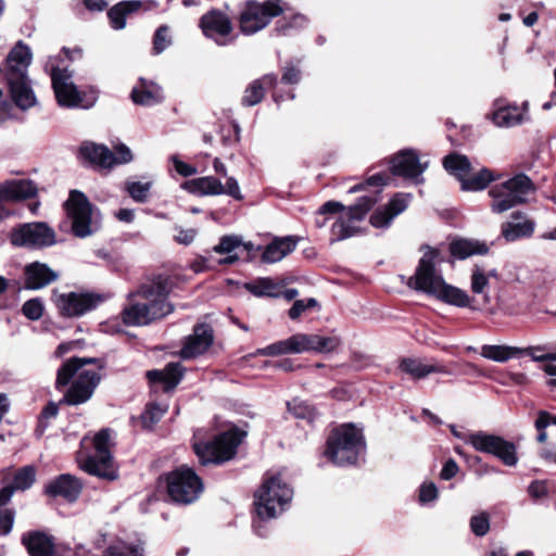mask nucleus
<instances>
[{
	"mask_svg": "<svg viewBox=\"0 0 556 556\" xmlns=\"http://www.w3.org/2000/svg\"><path fill=\"white\" fill-rule=\"evenodd\" d=\"M173 288L167 276L157 275L141 283L135 293L129 294L131 303L122 312L127 326H144L169 315L174 306L167 301Z\"/></svg>",
	"mask_w": 556,
	"mask_h": 556,
	"instance_id": "nucleus-1",
	"label": "nucleus"
},
{
	"mask_svg": "<svg viewBox=\"0 0 556 556\" xmlns=\"http://www.w3.org/2000/svg\"><path fill=\"white\" fill-rule=\"evenodd\" d=\"M88 364H98L102 368V362L91 357H73L65 362L56 374V388L72 384L60 403L79 405L91 399L97 386L100 382V374L94 369H86Z\"/></svg>",
	"mask_w": 556,
	"mask_h": 556,
	"instance_id": "nucleus-2",
	"label": "nucleus"
},
{
	"mask_svg": "<svg viewBox=\"0 0 556 556\" xmlns=\"http://www.w3.org/2000/svg\"><path fill=\"white\" fill-rule=\"evenodd\" d=\"M435 251L425 252L419 260L415 275L408 280V286L446 304L469 307L471 299L468 293L444 281L442 275L435 269Z\"/></svg>",
	"mask_w": 556,
	"mask_h": 556,
	"instance_id": "nucleus-3",
	"label": "nucleus"
},
{
	"mask_svg": "<svg viewBox=\"0 0 556 556\" xmlns=\"http://www.w3.org/2000/svg\"><path fill=\"white\" fill-rule=\"evenodd\" d=\"M342 343L339 336H321L319 333L298 332L287 339L257 349V356H279L301 353H331Z\"/></svg>",
	"mask_w": 556,
	"mask_h": 556,
	"instance_id": "nucleus-4",
	"label": "nucleus"
},
{
	"mask_svg": "<svg viewBox=\"0 0 556 556\" xmlns=\"http://www.w3.org/2000/svg\"><path fill=\"white\" fill-rule=\"evenodd\" d=\"M293 490L285 483L279 475L266 477L255 493V511L258 521H254L253 527L258 535H263L260 531V521L276 518L281 514L286 506L291 502Z\"/></svg>",
	"mask_w": 556,
	"mask_h": 556,
	"instance_id": "nucleus-5",
	"label": "nucleus"
},
{
	"mask_svg": "<svg viewBox=\"0 0 556 556\" xmlns=\"http://www.w3.org/2000/svg\"><path fill=\"white\" fill-rule=\"evenodd\" d=\"M31 51L23 43H17L7 58L8 83L15 104L27 110L35 104V96L26 77L27 68L31 63Z\"/></svg>",
	"mask_w": 556,
	"mask_h": 556,
	"instance_id": "nucleus-6",
	"label": "nucleus"
},
{
	"mask_svg": "<svg viewBox=\"0 0 556 556\" xmlns=\"http://www.w3.org/2000/svg\"><path fill=\"white\" fill-rule=\"evenodd\" d=\"M365 450L363 433L348 424L334 429L327 440L326 457L337 466L354 465Z\"/></svg>",
	"mask_w": 556,
	"mask_h": 556,
	"instance_id": "nucleus-7",
	"label": "nucleus"
},
{
	"mask_svg": "<svg viewBox=\"0 0 556 556\" xmlns=\"http://www.w3.org/2000/svg\"><path fill=\"white\" fill-rule=\"evenodd\" d=\"M535 191V186L526 174H517L514 177L494 185L489 194L492 199L491 210L493 213H504L516 205L527 202L529 194Z\"/></svg>",
	"mask_w": 556,
	"mask_h": 556,
	"instance_id": "nucleus-8",
	"label": "nucleus"
},
{
	"mask_svg": "<svg viewBox=\"0 0 556 556\" xmlns=\"http://www.w3.org/2000/svg\"><path fill=\"white\" fill-rule=\"evenodd\" d=\"M64 205L75 237L86 238L101 228L99 211L83 192L72 190Z\"/></svg>",
	"mask_w": 556,
	"mask_h": 556,
	"instance_id": "nucleus-9",
	"label": "nucleus"
},
{
	"mask_svg": "<svg viewBox=\"0 0 556 556\" xmlns=\"http://www.w3.org/2000/svg\"><path fill=\"white\" fill-rule=\"evenodd\" d=\"M93 447V454L78 457L79 468L101 479L109 481L117 479V467L110 450L111 432L109 429H102L94 435Z\"/></svg>",
	"mask_w": 556,
	"mask_h": 556,
	"instance_id": "nucleus-10",
	"label": "nucleus"
},
{
	"mask_svg": "<svg viewBox=\"0 0 556 556\" xmlns=\"http://www.w3.org/2000/svg\"><path fill=\"white\" fill-rule=\"evenodd\" d=\"M243 433L230 429L207 442H194L193 451L202 466L220 465L230 460L237 453Z\"/></svg>",
	"mask_w": 556,
	"mask_h": 556,
	"instance_id": "nucleus-11",
	"label": "nucleus"
},
{
	"mask_svg": "<svg viewBox=\"0 0 556 556\" xmlns=\"http://www.w3.org/2000/svg\"><path fill=\"white\" fill-rule=\"evenodd\" d=\"M45 68L50 73L52 87L59 105L63 108L84 109H89L93 105L96 98L92 97L85 102V93L80 92L73 81V72L68 71L66 67H59L52 59L49 60Z\"/></svg>",
	"mask_w": 556,
	"mask_h": 556,
	"instance_id": "nucleus-12",
	"label": "nucleus"
},
{
	"mask_svg": "<svg viewBox=\"0 0 556 556\" xmlns=\"http://www.w3.org/2000/svg\"><path fill=\"white\" fill-rule=\"evenodd\" d=\"M283 13L281 0H267L265 2L248 1L241 9L238 17L240 31L251 36L264 29L271 18Z\"/></svg>",
	"mask_w": 556,
	"mask_h": 556,
	"instance_id": "nucleus-13",
	"label": "nucleus"
},
{
	"mask_svg": "<svg viewBox=\"0 0 556 556\" xmlns=\"http://www.w3.org/2000/svg\"><path fill=\"white\" fill-rule=\"evenodd\" d=\"M167 493L177 504H191L203 491V482L194 470L186 465L166 476Z\"/></svg>",
	"mask_w": 556,
	"mask_h": 556,
	"instance_id": "nucleus-14",
	"label": "nucleus"
},
{
	"mask_svg": "<svg viewBox=\"0 0 556 556\" xmlns=\"http://www.w3.org/2000/svg\"><path fill=\"white\" fill-rule=\"evenodd\" d=\"M468 443L478 452L494 455L506 466L513 467L518 463L516 445L500 435L478 431L469 434Z\"/></svg>",
	"mask_w": 556,
	"mask_h": 556,
	"instance_id": "nucleus-15",
	"label": "nucleus"
},
{
	"mask_svg": "<svg viewBox=\"0 0 556 556\" xmlns=\"http://www.w3.org/2000/svg\"><path fill=\"white\" fill-rule=\"evenodd\" d=\"M377 201V194H366L361 197L354 205L349 206L331 226V240L341 241L352 237L355 233L352 222L362 220Z\"/></svg>",
	"mask_w": 556,
	"mask_h": 556,
	"instance_id": "nucleus-16",
	"label": "nucleus"
},
{
	"mask_svg": "<svg viewBox=\"0 0 556 556\" xmlns=\"http://www.w3.org/2000/svg\"><path fill=\"white\" fill-rule=\"evenodd\" d=\"M200 28L204 36L218 46H227L235 41L233 25L230 17L220 10L213 9L200 18Z\"/></svg>",
	"mask_w": 556,
	"mask_h": 556,
	"instance_id": "nucleus-17",
	"label": "nucleus"
},
{
	"mask_svg": "<svg viewBox=\"0 0 556 556\" xmlns=\"http://www.w3.org/2000/svg\"><path fill=\"white\" fill-rule=\"evenodd\" d=\"M101 298L90 292L54 294V302L65 317H80L94 309Z\"/></svg>",
	"mask_w": 556,
	"mask_h": 556,
	"instance_id": "nucleus-18",
	"label": "nucleus"
},
{
	"mask_svg": "<svg viewBox=\"0 0 556 556\" xmlns=\"http://www.w3.org/2000/svg\"><path fill=\"white\" fill-rule=\"evenodd\" d=\"M391 172L393 175L414 180L416 184L424 181L422 174L428 163H421L418 153L413 149L400 151L391 159Z\"/></svg>",
	"mask_w": 556,
	"mask_h": 556,
	"instance_id": "nucleus-19",
	"label": "nucleus"
},
{
	"mask_svg": "<svg viewBox=\"0 0 556 556\" xmlns=\"http://www.w3.org/2000/svg\"><path fill=\"white\" fill-rule=\"evenodd\" d=\"M214 342V331L208 324H197L186 338L180 355L184 359L194 358L205 353Z\"/></svg>",
	"mask_w": 556,
	"mask_h": 556,
	"instance_id": "nucleus-20",
	"label": "nucleus"
},
{
	"mask_svg": "<svg viewBox=\"0 0 556 556\" xmlns=\"http://www.w3.org/2000/svg\"><path fill=\"white\" fill-rule=\"evenodd\" d=\"M81 482L70 473L60 475L45 485V493L48 496H60L68 503L76 502L81 493Z\"/></svg>",
	"mask_w": 556,
	"mask_h": 556,
	"instance_id": "nucleus-21",
	"label": "nucleus"
},
{
	"mask_svg": "<svg viewBox=\"0 0 556 556\" xmlns=\"http://www.w3.org/2000/svg\"><path fill=\"white\" fill-rule=\"evenodd\" d=\"M412 199L409 193H396L388 205L376 210L370 216V224L376 228L388 227L391 222L403 213Z\"/></svg>",
	"mask_w": 556,
	"mask_h": 556,
	"instance_id": "nucleus-22",
	"label": "nucleus"
},
{
	"mask_svg": "<svg viewBox=\"0 0 556 556\" xmlns=\"http://www.w3.org/2000/svg\"><path fill=\"white\" fill-rule=\"evenodd\" d=\"M184 376V368L179 363H168L163 369H153L146 372L152 388L161 387L165 392L174 390Z\"/></svg>",
	"mask_w": 556,
	"mask_h": 556,
	"instance_id": "nucleus-23",
	"label": "nucleus"
},
{
	"mask_svg": "<svg viewBox=\"0 0 556 556\" xmlns=\"http://www.w3.org/2000/svg\"><path fill=\"white\" fill-rule=\"evenodd\" d=\"M510 218V222L503 223L501 227V233L506 241L513 242L533 235L535 224L525 213L520 211L513 212Z\"/></svg>",
	"mask_w": 556,
	"mask_h": 556,
	"instance_id": "nucleus-24",
	"label": "nucleus"
},
{
	"mask_svg": "<svg viewBox=\"0 0 556 556\" xmlns=\"http://www.w3.org/2000/svg\"><path fill=\"white\" fill-rule=\"evenodd\" d=\"M35 481V469L33 466H25L18 469L11 482L5 483L0 490V505H7L14 492L29 489Z\"/></svg>",
	"mask_w": 556,
	"mask_h": 556,
	"instance_id": "nucleus-25",
	"label": "nucleus"
},
{
	"mask_svg": "<svg viewBox=\"0 0 556 556\" xmlns=\"http://www.w3.org/2000/svg\"><path fill=\"white\" fill-rule=\"evenodd\" d=\"M399 369L415 380L426 378L430 374H452L445 366L426 364L421 358L405 357L400 361Z\"/></svg>",
	"mask_w": 556,
	"mask_h": 556,
	"instance_id": "nucleus-26",
	"label": "nucleus"
},
{
	"mask_svg": "<svg viewBox=\"0 0 556 556\" xmlns=\"http://www.w3.org/2000/svg\"><path fill=\"white\" fill-rule=\"evenodd\" d=\"M298 239L293 236L275 238L262 253V262L273 264L281 261L295 250Z\"/></svg>",
	"mask_w": 556,
	"mask_h": 556,
	"instance_id": "nucleus-27",
	"label": "nucleus"
},
{
	"mask_svg": "<svg viewBox=\"0 0 556 556\" xmlns=\"http://www.w3.org/2000/svg\"><path fill=\"white\" fill-rule=\"evenodd\" d=\"M131 99L136 104L151 106L162 102L164 94L157 84L140 78L131 91Z\"/></svg>",
	"mask_w": 556,
	"mask_h": 556,
	"instance_id": "nucleus-28",
	"label": "nucleus"
},
{
	"mask_svg": "<svg viewBox=\"0 0 556 556\" xmlns=\"http://www.w3.org/2000/svg\"><path fill=\"white\" fill-rule=\"evenodd\" d=\"M79 154L84 160L99 167H113V151L103 144L84 142L80 146Z\"/></svg>",
	"mask_w": 556,
	"mask_h": 556,
	"instance_id": "nucleus-29",
	"label": "nucleus"
},
{
	"mask_svg": "<svg viewBox=\"0 0 556 556\" xmlns=\"http://www.w3.org/2000/svg\"><path fill=\"white\" fill-rule=\"evenodd\" d=\"M277 84V76L275 74H266L262 78L252 81L241 99L244 106H253L260 103L265 96V88L275 87Z\"/></svg>",
	"mask_w": 556,
	"mask_h": 556,
	"instance_id": "nucleus-30",
	"label": "nucleus"
},
{
	"mask_svg": "<svg viewBox=\"0 0 556 556\" xmlns=\"http://www.w3.org/2000/svg\"><path fill=\"white\" fill-rule=\"evenodd\" d=\"M182 188L198 195H219L225 192L222 181L213 176H205L185 181Z\"/></svg>",
	"mask_w": 556,
	"mask_h": 556,
	"instance_id": "nucleus-31",
	"label": "nucleus"
},
{
	"mask_svg": "<svg viewBox=\"0 0 556 556\" xmlns=\"http://www.w3.org/2000/svg\"><path fill=\"white\" fill-rule=\"evenodd\" d=\"M0 194L10 201H21L35 194V187L31 180L15 179L0 184Z\"/></svg>",
	"mask_w": 556,
	"mask_h": 556,
	"instance_id": "nucleus-32",
	"label": "nucleus"
},
{
	"mask_svg": "<svg viewBox=\"0 0 556 556\" xmlns=\"http://www.w3.org/2000/svg\"><path fill=\"white\" fill-rule=\"evenodd\" d=\"M488 251V245L477 240L458 239L452 241L450 244L451 254L459 260H465L471 255H483L486 254Z\"/></svg>",
	"mask_w": 556,
	"mask_h": 556,
	"instance_id": "nucleus-33",
	"label": "nucleus"
},
{
	"mask_svg": "<svg viewBox=\"0 0 556 556\" xmlns=\"http://www.w3.org/2000/svg\"><path fill=\"white\" fill-rule=\"evenodd\" d=\"M142 5L141 1L130 0L122 1L112 7L108 12L111 26L115 29H122L126 24V16L129 13L136 12Z\"/></svg>",
	"mask_w": 556,
	"mask_h": 556,
	"instance_id": "nucleus-34",
	"label": "nucleus"
},
{
	"mask_svg": "<svg viewBox=\"0 0 556 556\" xmlns=\"http://www.w3.org/2000/svg\"><path fill=\"white\" fill-rule=\"evenodd\" d=\"M521 348L510 345L484 344L481 356L497 363H505L511 358L520 357Z\"/></svg>",
	"mask_w": 556,
	"mask_h": 556,
	"instance_id": "nucleus-35",
	"label": "nucleus"
},
{
	"mask_svg": "<svg viewBox=\"0 0 556 556\" xmlns=\"http://www.w3.org/2000/svg\"><path fill=\"white\" fill-rule=\"evenodd\" d=\"M443 166L446 172L455 176L460 184L465 180L471 169V164L468 157L458 153H451L446 155L443 160Z\"/></svg>",
	"mask_w": 556,
	"mask_h": 556,
	"instance_id": "nucleus-36",
	"label": "nucleus"
},
{
	"mask_svg": "<svg viewBox=\"0 0 556 556\" xmlns=\"http://www.w3.org/2000/svg\"><path fill=\"white\" fill-rule=\"evenodd\" d=\"M500 178L498 175H494L489 168H482L471 177H466L462 182V190L464 191H481L485 189L490 182L495 181Z\"/></svg>",
	"mask_w": 556,
	"mask_h": 556,
	"instance_id": "nucleus-37",
	"label": "nucleus"
},
{
	"mask_svg": "<svg viewBox=\"0 0 556 556\" xmlns=\"http://www.w3.org/2000/svg\"><path fill=\"white\" fill-rule=\"evenodd\" d=\"M492 121L498 127H513L523 122V114L517 106L501 108L492 114Z\"/></svg>",
	"mask_w": 556,
	"mask_h": 556,
	"instance_id": "nucleus-38",
	"label": "nucleus"
},
{
	"mask_svg": "<svg viewBox=\"0 0 556 556\" xmlns=\"http://www.w3.org/2000/svg\"><path fill=\"white\" fill-rule=\"evenodd\" d=\"M248 291L256 296L277 298L280 294V287L269 277L258 278L245 285Z\"/></svg>",
	"mask_w": 556,
	"mask_h": 556,
	"instance_id": "nucleus-39",
	"label": "nucleus"
},
{
	"mask_svg": "<svg viewBox=\"0 0 556 556\" xmlns=\"http://www.w3.org/2000/svg\"><path fill=\"white\" fill-rule=\"evenodd\" d=\"M37 556H62L55 538L47 532L37 531Z\"/></svg>",
	"mask_w": 556,
	"mask_h": 556,
	"instance_id": "nucleus-40",
	"label": "nucleus"
},
{
	"mask_svg": "<svg viewBox=\"0 0 556 556\" xmlns=\"http://www.w3.org/2000/svg\"><path fill=\"white\" fill-rule=\"evenodd\" d=\"M11 243L16 247H33L35 244V225L23 224L11 233Z\"/></svg>",
	"mask_w": 556,
	"mask_h": 556,
	"instance_id": "nucleus-41",
	"label": "nucleus"
},
{
	"mask_svg": "<svg viewBox=\"0 0 556 556\" xmlns=\"http://www.w3.org/2000/svg\"><path fill=\"white\" fill-rule=\"evenodd\" d=\"M151 189V182H140V181H126L125 190L128 192L129 197L137 203H144L149 198V192Z\"/></svg>",
	"mask_w": 556,
	"mask_h": 556,
	"instance_id": "nucleus-42",
	"label": "nucleus"
},
{
	"mask_svg": "<svg viewBox=\"0 0 556 556\" xmlns=\"http://www.w3.org/2000/svg\"><path fill=\"white\" fill-rule=\"evenodd\" d=\"M306 18L301 14L293 15L290 20L282 18L276 23L275 31L279 35H288L293 28H301L305 25Z\"/></svg>",
	"mask_w": 556,
	"mask_h": 556,
	"instance_id": "nucleus-43",
	"label": "nucleus"
},
{
	"mask_svg": "<svg viewBox=\"0 0 556 556\" xmlns=\"http://www.w3.org/2000/svg\"><path fill=\"white\" fill-rule=\"evenodd\" d=\"M59 273L50 268L47 264L37 262V290L58 280Z\"/></svg>",
	"mask_w": 556,
	"mask_h": 556,
	"instance_id": "nucleus-44",
	"label": "nucleus"
},
{
	"mask_svg": "<svg viewBox=\"0 0 556 556\" xmlns=\"http://www.w3.org/2000/svg\"><path fill=\"white\" fill-rule=\"evenodd\" d=\"M343 210H344L343 204L338 201H328V202L324 203L319 207V210L317 212V216L315 218L316 227L323 228L326 225V223H327V218L325 217L326 214L338 213Z\"/></svg>",
	"mask_w": 556,
	"mask_h": 556,
	"instance_id": "nucleus-45",
	"label": "nucleus"
},
{
	"mask_svg": "<svg viewBox=\"0 0 556 556\" xmlns=\"http://www.w3.org/2000/svg\"><path fill=\"white\" fill-rule=\"evenodd\" d=\"M470 529L477 536H484L490 530V518L488 513H480L470 518Z\"/></svg>",
	"mask_w": 556,
	"mask_h": 556,
	"instance_id": "nucleus-46",
	"label": "nucleus"
},
{
	"mask_svg": "<svg viewBox=\"0 0 556 556\" xmlns=\"http://www.w3.org/2000/svg\"><path fill=\"white\" fill-rule=\"evenodd\" d=\"M172 40L169 37V29L167 26L162 25L160 26L153 38V50L154 53L160 54L162 53L167 47H169Z\"/></svg>",
	"mask_w": 556,
	"mask_h": 556,
	"instance_id": "nucleus-47",
	"label": "nucleus"
},
{
	"mask_svg": "<svg viewBox=\"0 0 556 556\" xmlns=\"http://www.w3.org/2000/svg\"><path fill=\"white\" fill-rule=\"evenodd\" d=\"M55 242L54 230L47 224L37 222V247H50Z\"/></svg>",
	"mask_w": 556,
	"mask_h": 556,
	"instance_id": "nucleus-48",
	"label": "nucleus"
},
{
	"mask_svg": "<svg viewBox=\"0 0 556 556\" xmlns=\"http://www.w3.org/2000/svg\"><path fill=\"white\" fill-rule=\"evenodd\" d=\"M489 285L488 276L482 268L476 266L471 274V291L476 294H484V290Z\"/></svg>",
	"mask_w": 556,
	"mask_h": 556,
	"instance_id": "nucleus-49",
	"label": "nucleus"
},
{
	"mask_svg": "<svg viewBox=\"0 0 556 556\" xmlns=\"http://www.w3.org/2000/svg\"><path fill=\"white\" fill-rule=\"evenodd\" d=\"M14 510L0 505V535H7L11 532L14 523Z\"/></svg>",
	"mask_w": 556,
	"mask_h": 556,
	"instance_id": "nucleus-50",
	"label": "nucleus"
},
{
	"mask_svg": "<svg viewBox=\"0 0 556 556\" xmlns=\"http://www.w3.org/2000/svg\"><path fill=\"white\" fill-rule=\"evenodd\" d=\"M241 244V239L237 236H224L220 238L219 243L214 247V252L223 254V253H231Z\"/></svg>",
	"mask_w": 556,
	"mask_h": 556,
	"instance_id": "nucleus-51",
	"label": "nucleus"
},
{
	"mask_svg": "<svg viewBox=\"0 0 556 556\" xmlns=\"http://www.w3.org/2000/svg\"><path fill=\"white\" fill-rule=\"evenodd\" d=\"M317 301L314 298L307 300H296L289 309V317L292 320L298 319L306 309L317 306Z\"/></svg>",
	"mask_w": 556,
	"mask_h": 556,
	"instance_id": "nucleus-52",
	"label": "nucleus"
},
{
	"mask_svg": "<svg viewBox=\"0 0 556 556\" xmlns=\"http://www.w3.org/2000/svg\"><path fill=\"white\" fill-rule=\"evenodd\" d=\"M164 413L165 409L159 404L153 403L148 405L144 413L142 414L143 424L151 427L162 418Z\"/></svg>",
	"mask_w": 556,
	"mask_h": 556,
	"instance_id": "nucleus-53",
	"label": "nucleus"
},
{
	"mask_svg": "<svg viewBox=\"0 0 556 556\" xmlns=\"http://www.w3.org/2000/svg\"><path fill=\"white\" fill-rule=\"evenodd\" d=\"M105 556H142V549L131 545L110 546Z\"/></svg>",
	"mask_w": 556,
	"mask_h": 556,
	"instance_id": "nucleus-54",
	"label": "nucleus"
},
{
	"mask_svg": "<svg viewBox=\"0 0 556 556\" xmlns=\"http://www.w3.org/2000/svg\"><path fill=\"white\" fill-rule=\"evenodd\" d=\"M134 156L130 149L124 144L118 143L114 146L113 152V166L117 164H127L132 161Z\"/></svg>",
	"mask_w": 556,
	"mask_h": 556,
	"instance_id": "nucleus-55",
	"label": "nucleus"
},
{
	"mask_svg": "<svg viewBox=\"0 0 556 556\" xmlns=\"http://www.w3.org/2000/svg\"><path fill=\"white\" fill-rule=\"evenodd\" d=\"M170 161L175 170L182 177H189L197 174V168L181 161L177 155H172Z\"/></svg>",
	"mask_w": 556,
	"mask_h": 556,
	"instance_id": "nucleus-56",
	"label": "nucleus"
},
{
	"mask_svg": "<svg viewBox=\"0 0 556 556\" xmlns=\"http://www.w3.org/2000/svg\"><path fill=\"white\" fill-rule=\"evenodd\" d=\"M301 79V71L293 65H286L282 70L281 81L285 84L294 85Z\"/></svg>",
	"mask_w": 556,
	"mask_h": 556,
	"instance_id": "nucleus-57",
	"label": "nucleus"
},
{
	"mask_svg": "<svg viewBox=\"0 0 556 556\" xmlns=\"http://www.w3.org/2000/svg\"><path fill=\"white\" fill-rule=\"evenodd\" d=\"M438 497V489L434 483H424L419 490V501L421 503H429Z\"/></svg>",
	"mask_w": 556,
	"mask_h": 556,
	"instance_id": "nucleus-58",
	"label": "nucleus"
},
{
	"mask_svg": "<svg viewBox=\"0 0 556 556\" xmlns=\"http://www.w3.org/2000/svg\"><path fill=\"white\" fill-rule=\"evenodd\" d=\"M387 176L383 174H375L370 176L365 184H358L352 187L349 192L355 193L364 189L365 185L367 186H383L386 184Z\"/></svg>",
	"mask_w": 556,
	"mask_h": 556,
	"instance_id": "nucleus-59",
	"label": "nucleus"
},
{
	"mask_svg": "<svg viewBox=\"0 0 556 556\" xmlns=\"http://www.w3.org/2000/svg\"><path fill=\"white\" fill-rule=\"evenodd\" d=\"M176 230H177V235L175 236V241L180 244H185V245L190 244L197 236V230L193 228H189V229L176 228Z\"/></svg>",
	"mask_w": 556,
	"mask_h": 556,
	"instance_id": "nucleus-60",
	"label": "nucleus"
},
{
	"mask_svg": "<svg viewBox=\"0 0 556 556\" xmlns=\"http://www.w3.org/2000/svg\"><path fill=\"white\" fill-rule=\"evenodd\" d=\"M458 470H459V467H458L457 463L453 458H450L443 465V468L440 472V477L443 480H450L457 475Z\"/></svg>",
	"mask_w": 556,
	"mask_h": 556,
	"instance_id": "nucleus-61",
	"label": "nucleus"
},
{
	"mask_svg": "<svg viewBox=\"0 0 556 556\" xmlns=\"http://www.w3.org/2000/svg\"><path fill=\"white\" fill-rule=\"evenodd\" d=\"M226 194L232 197L236 200H241L242 194L240 192L239 184L236 178L229 177L224 186Z\"/></svg>",
	"mask_w": 556,
	"mask_h": 556,
	"instance_id": "nucleus-62",
	"label": "nucleus"
},
{
	"mask_svg": "<svg viewBox=\"0 0 556 556\" xmlns=\"http://www.w3.org/2000/svg\"><path fill=\"white\" fill-rule=\"evenodd\" d=\"M529 493L533 497H542L547 494V488L546 484L542 481H534L529 485L528 489Z\"/></svg>",
	"mask_w": 556,
	"mask_h": 556,
	"instance_id": "nucleus-63",
	"label": "nucleus"
},
{
	"mask_svg": "<svg viewBox=\"0 0 556 556\" xmlns=\"http://www.w3.org/2000/svg\"><path fill=\"white\" fill-rule=\"evenodd\" d=\"M552 424V415L546 410H540L535 420V429H546Z\"/></svg>",
	"mask_w": 556,
	"mask_h": 556,
	"instance_id": "nucleus-64",
	"label": "nucleus"
}]
</instances>
